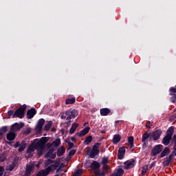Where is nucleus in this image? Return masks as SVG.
I'll return each mask as SVG.
<instances>
[{
	"label": "nucleus",
	"mask_w": 176,
	"mask_h": 176,
	"mask_svg": "<svg viewBox=\"0 0 176 176\" xmlns=\"http://www.w3.org/2000/svg\"><path fill=\"white\" fill-rule=\"evenodd\" d=\"M100 146H101V143H95L89 153V157L91 159H94L100 153Z\"/></svg>",
	"instance_id": "nucleus-1"
},
{
	"label": "nucleus",
	"mask_w": 176,
	"mask_h": 176,
	"mask_svg": "<svg viewBox=\"0 0 176 176\" xmlns=\"http://www.w3.org/2000/svg\"><path fill=\"white\" fill-rule=\"evenodd\" d=\"M27 109V105L23 104L18 109H16L13 115V118L16 117L19 119H23L25 116V110Z\"/></svg>",
	"instance_id": "nucleus-2"
},
{
	"label": "nucleus",
	"mask_w": 176,
	"mask_h": 176,
	"mask_svg": "<svg viewBox=\"0 0 176 176\" xmlns=\"http://www.w3.org/2000/svg\"><path fill=\"white\" fill-rule=\"evenodd\" d=\"M65 116H67V120L71 123V119H75L78 116V111L75 109L68 110L65 113Z\"/></svg>",
	"instance_id": "nucleus-3"
},
{
	"label": "nucleus",
	"mask_w": 176,
	"mask_h": 176,
	"mask_svg": "<svg viewBox=\"0 0 176 176\" xmlns=\"http://www.w3.org/2000/svg\"><path fill=\"white\" fill-rule=\"evenodd\" d=\"M148 140H149V141H152L151 133L145 132L142 136V142L143 143V148H146V146H148Z\"/></svg>",
	"instance_id": "nucleus-4"
},
{
	"label": "nucleus",
	"mask_w": 176,
	"mask_h": 176,
	"mask_svg": "<svg viewBox=\"0 0 176 176\" xmlns=\"http://www.w3.org/2000/svg\"><path fill=\"white\" fill-rule=\"evenodd\" d=\"M175 151H172V153L165 158V161L162 163L164 164V167H168L170 163L174 160V156H175Z\"/></svg>",
	"instance_id": "nucleus-5"
},
{
	"label": "nucleus",
	"mask_w": 176,
	"mask_h": 176,
	"mask_svg": "<svg viewBox=\"0 0 176 176\" xmlns=\"http://www.w3.org/2000/svg\"><path fill=\"white\" fill-rule=\"evenodd\" d=\"M45 124V119L41 118L38 120L37 124L35 127V131L37 134L42 133V129H43V125Z\"/></svg>",
	"instance_id": "nucleus-6"
},
{
	"label": "nucleus",
	"mask_w": 176,
	"mask_h": 176,
	"mask_svg": "<svg viewBox=\"0 0 176 176\" xmlns=\"http://www.w3.org/2000/svg\"><path fill=\"white\" fill-rule=\"evenodd\" d=\"M24 127V123L20 122L19 124L16 122L12 124L10 127V131H12L13 133H16L19 130L23 129Z\"/></svg>",
	"instance_id": "nucleus-7"
},
{
	"label": "nucleus",
	"mask_w": 176,
	"mask_h": 176,
	"mask_svg": "<svg viewBox=\"0 0 176 176\" xmlns=\"http://www.w3.org/2000/svg\"><path fill=\"white\" fill-rule=\"evenodd\" d=\"M163 151V145L162 144H157L151 150V156H156V155H159L160 152Z\"/></svg>",
	"instance_id": "nucleus-8"
},
{
	"label": "nucleus",
	"mask_w": 176,
	"mask_h": 176,
	"mask_svg": "<svg viewBox=\"0 0 176 176\" xmlns=\"http://www.w3.org/2000/svg\"><path fill=\"white\" fill-rule=\"evenodd\" d=\"M49 140H50L49 137H42L36 143V146H38V148H45V145L46 142H48Z\"/></svg>",
	"instance_id": "nucleus-9"
},
{
	"label": "nucleus",
	"mask_w": 176,
	"mask_h": 176,
	"mask_svg": "<svg viewBox=\"0 0 176 176\" xmlns=\"http://www.w3.org/2000/svg\"><path fill=\"white\" fill-rule=\"evenodd\" d=\"M162 135V129H157L151 133V140L153 141H157L160 136Z\"/></svg>",
	"instance_id": "nucleus-10"
},
{
	"label": "nucleus",
	"mask_w": 176,
	"mask_h": 176,
	"mask_svg": "<svg viewBox=\"0 0 176 176\" xmlns=\"http://www.w3.org/2000/svg\"><path fill=\"white\" fill-rule=\"evenodd\" d=\"M54 148H50L49 151L45 155L44 157L47 159H56V153H54Z\"/></svg>",
	"instance_id": "nucleus-11"
},
{
	"label": "nucleus",
	"mask_w": 176,
	"mask_h": 176,
	"mask_svg": "<svg viewBox=\"0 0 176 176\" xmlns=\"http://www.w3.org/2000/svg\"><path fill=\"white\" fill-rule=\"evenodd\" d=\"M126 153V148L124 146L120 147L118 149V157L119 160H123L124 159V155Z\"/></svg>",
	"instance_id": "nucleus-12"
},
{
	"label": "nucleus",
	"mask_w": 176,
	"mask_h": 176,
	"mask_svg": "<svg viewBox=\"0 0 176 176\" xmlns=\"http://www.w3.org/2000/svg\"><path fill=\"white\" fill-rule=\"evenodd\" d=\"M124 166L126 170H130V168H133L135 166V161L134 160L126 161L124 163Z\"/></svg>",
	"instance_id": "nucleus-13"
},
{
	"label": "nucleus",
	"mask_w": 176,
	"mask_h": 176,
	"mask_svg": "<svg viewBox=\"0 0 176 176\" xmlns=\"http://www.w3.org/2000/svg\"><path fill=\"white\" fill-rule=\"evenodd\" d=\"M89 131H90V127L87 126L84 129L81 130L80 132L76 133V135H77L79 138L85 137V135H86V134H88Z\"/></svg>",
	"instance_id": "nucleus-14"
},
{
	"label": "nucleus",
	"mask_w": 176,
	"mask_h": 176,
	"mask_svg": "<svg viewBox=\"0 0 176 176\" xmlns=\"http://www.w3.org/2000/svg\"><path fill=\"white\" fill-rule=\"evenodd\" d=\"M36 115V109L34 108H32L27 111V118L28 119H32L34 116Z\"/></svg>",
	"instance_id": "nucleus-15"
},
{
	"label": "nucleus",
	"mask_w": 176,
	"mask_h": 176,
	"mask_svg": "<svg viewBox=\"0 0 176 176\" xmlns=\"http://www.w3.org/2000/svg\"><path fill=\"white\" fill-rule=\"evenodd\" d=\"M39 146H36V143H32L26 150L27 153H32L35 151V149H38Z\"/></svg>",
	"instance_id": "nucleus-16"
},
{
	"label": "nucleus",
	"mask_w": 176,
	"mask_h": 176,
	"mask_svg": "<svg viewBox=\"0 0 176 176\" xmlns=\"http://www.w3.org/2000/svg\"><path fill=\"white\" fill-rule=\"evenodd\" d=\"M60 166V162L56 161L54 164H51L49 166L47 169L50 173V171H52V170H57L58 167Z\"/></svg>",
	"instance_id": "nucleus-17"
},
{
	"label": "nucleus",
	"mask_w": 176,
	"mask_h": 176,
	"mask_svg": "<svg viewBox=\"0 0 176 176\" xmlns=\"http://www.w3.org/2000/svg\"><path fill=\"white\" fill-rule=\"evenodd\" d=\"M16 135L13 131H10L6 135L8 141H14L16 140Z\"/></svg>",
	"instance_id": "nucleus-18"
},
{
	"label": "nucleus",
	"mask_w": 176,
	"mask_h": 176,
	"mask_svg": "<svg viewBox=\"0 0 176 176\" xmlns=\"http://www.w3.org/2000/svg\"><path fill=\"white\" fill-rule=\"evenodd\" d=\"M90 168L96 171L100 170V163L97 161H94L90 165Z\"/></svg>",
	"instance_id": "nucleus-19"
},
{
	"label": "nucleus",
	"mask_w": 176,
	"mask_h": 176,
	"mask_svg": "<svg viewBox=\"0 0 176 176\" xmlns=\"http://www.w3.org/2000/svg\"><path fill=\"white\" fill-rule=\"evenodd\" d=\"M170 152H171V150H170L168 147H165L160 155V159L164 157L165 156H167V155H170Z\"/></svg>",
	"instance_id": "nucleus-20"
},
{
	"label": "nucleus",
	"mask_w": 176,
	"mask_h": 176,
	"mask_svg": "<svg viewBox=\"0 0 176 176\" xmlns=\"http://www.w3.org/2000/svg\"><path fill=\"white\" fill-rule=\"evenodd\" d=\"M64 153H65V147L64 146H61L57 151V156L58 157H61V156H64Z\"/></svg>",
	"instance_id": "nucleus-21"
},
{
	"label": "nucleus",
	"mask_w": 176,
	"mask_h": 176,
	"mask_svg": "<svg viewBox=\"0 0 176 176\" xmlns=\"http://www.w3.org/2000/svg\"><path fill=\"white\" fill-rule=\"evenodd\" d=\"M101 116H108L111 113V109L108 108H103L100 110Z\"/></svg>",
	"instance_id": "nucleus-22"
},
{
	"label": "nucleus",
	"mask_w": 176,
	"mask_h": 176,
	"mask_svg": "<svg viewBox=\"0 0 176 176\" xmlns=\"http://www.w3.org/2000/svg\"><path fill=\"white\" fill-rule=\"evenodd\" d=\"M122 140V136L119 134H116L113 137L112 142L114 145H116Z\"/></svg>",
	"instance_id": "nucleus-23"
},
{
	"label": "nucleus",
	"mask_w": 176,
	"mask_h": 176,
	"mask_svg": "<svg viewBox=\"0 0 176 176\" xmlns=\"http://www.w3.org/2000/svg\"><path fill=\"white\" fill-rule=\"evenodd\" d=\"M49 174H50V172H49L47 168H46L45 170L38 171L36 176H47Z\"/></svg>",
	"instance_id": "nucleus-24"
},
{
	"label": "nucleus",
	"mask_w": 176,
	"mask_h": 176,
	"mask_svg": "<svg viewBox=\"0 0 176 176\" xmlns=\"http://www.w3.org/2000/svg\"><path fill=\"white\" fill-rule=\"evenodd\" d=\"M171 140H173V138H170L169 136L166 135L162 139V144L165 145V146H167V145L170 144Z\"/></svg>",
	"instance_id": "nucleus-25"
},
{
	"label": "nucleus",
	"mask_w": 176,
	"mask_h": 176,
	"mask_svg": "<svg viewBox=\"0 0 176 176\" xmlns=\"http://www.w3.org/2000/svg\"><path fill=\"white\" fill-rule=\"evenodd\" d=\"M174 126H170L166 131V136L170 138H173V135H174Z\"/></svg>",
	"instance_id": "nucleus-26"
},
{
	"label": "nucleus",
	"mask_w": 176,
	"mask_h": 176,
	"mask_svg": "<svg viewBox=\"0 0 176 176\" xmlns=\"http://www.w3.org/2000/svg\"><path fill=\"white\" fill-rule=\"evenodd\" d=\"M26 146H27V143L25 142V141L23 140L21 144L19 145L18 152H23L24 149H25Z\"/></svg>",
	"instance_id": "nucleus-27"
},
{
	"label": "nucleus",
	"mask_w": 176,
	"mask_h": 176,
	"mask_svg": "<svg viewBox=\"0 0 176 176\" xmlns=\"http://www.w3.org/2000/svg\"><path fill=\"white\" fill-rule=\"evenodd\" d=\"M77 127H79V124H76V123H73L72 125V127L70 129L69 133L70 134H74V133H75V131H76V129Z\"/></svg>",
	"instance_id": "nucleus-28"
},
{
	"label": "nucleus",
	"mask_w": 176,
	"mask_h": 176,
	"mask_svg": "<svg viewBox=\"0 0 176 176\" xmlns=\"http://www.w3.org/2000/svg\"><path fill=\"white\" fill-rule=\"evenodd\" d=\"M128 142L129 144V148L131 149L132 148L134 147V137L133 136H129L128 138Z\"/></svg>",
	"instance_id": "nucleus-29"
},
{
	"label": "nucleus",
	"mask_w": 176,
	"mask_h": 176,
	"mask_svg": "<svg viewBox=\"0 0 176 176\" xmlns=\"http://www.w3.org/2000/svg\"><path fill=\"white\" fill-rule=\"evenodd\" d=\"M37 155L41 157L43 153H45V147H38L37 148Z\"/></svg>",
	"instance_id": "nucleus-30"
},
{
	"label": "nucleus",
	"mask_w": 176,
	"mask_h": 176,
	"mask_svg": "<svg viewBox=\"0 0 176 176\" xmlns=\"http://www.w3.org/2000/svg\"><path fill=\"white\" fill-rule=\"evenodd\" d=\"M60 144H61V140L60 138H56L52 142V145H54L55 148L59 146Z\"/></svg>",
	"instance_id": "nucleus-31"
},
{
	"label": "nucleus",
	"mask_w": 176,
	"mask_h": 176,
	"mask_svg": "<svg viewBox=\"0 0 176 176\" xmlns=\"http://www.w3.org/2000/svg\"><path fill=\"white\" fill-rule=\"evenodd\" d=\"M91 141H93V136L89 135L85 138V140L84 141V144H85V145H89V144H90Z\"/></svg>",
	"instance_id": "nucleus-32"
},
{
	"label": "nucleus",
	"mask_w": 176,
	"mask_h": 176,
	"mask_svg": "<svg viewBox=\"0 0 176 176\" xmlns=\"http://www.w3.org/2000/svg\"><path fill=\"white\" fill-rule=\"evenodd\" d=\"M114 173L116 174V176H122L123 174H124V170L120 168L117 169V171Z\"/></svg>",
	"instance_id": "nucleus-33"
},
{
	"label": "nucleus",
	"mask_w": 176,
	"mask_h": 176,
	"mask_svg": "<svg viewBox=\"0 0 176 176\" xmlns=\"http://www.w3.org/2000/svg\"><path fill=\"white\" fill-rule=\"evenodd\" d=\"M32 170H34V166L32 165H28L26 166L25 173L31 174L32 173Z\"/></svg>",
	"instance_id": "nucleus-34"
},
{
	"label": "nucleus",
	"mask_w": 176,
	"mask_h": 176,
	"mask_svg": "<svg viewBox=\"0 0 176 176\" xmlns=\"http://www.w3.org/2000/svg\"><path fill=\"white\" fill-rule=\"evenodd\" d=\"M8 131V126H4L0 129V137H2Z\"/></svg>",
	"instance_id": "nucleus-35"
},
{
	"label": "nucleus",
	"mask_w": 176,
	"mask_h": 176,
	"mask_svg": "<svg viewBox=\"0 0 176 176\" xmlns=\"http://www.w3.org/2000/svg\"><path fill=\"white\" fill-rule=\"evenodd\" d=\"M52 123L53 122H52V121H49L44 126V131H49V130H50V127H52Z\"/></svg>",
	"instance_id": "nucleus-36"
},
{
	"label": "nucleus",
	"mask_w": 176,
	"mask_h": 176,
	"mask_svg": "<svg viewBox=\"0 0 176 176\" xmlns=\"http://www.w3.org/2000/svg\"><path fill=\"white\" fill-rule=\"evenodd\" d=\"M102 166H106L107 164H108V163H109V157H104L102 159Z\"/></svg>",
	"instance_id": "nucleus-37"
},
{
	"label": "nucleus",
	"mask_w": 176,
	"mask_h": 176,
	"mask_svg": "<svg viewBox=\"0 0 176 176\" xmlns=\"http://www.w3.org/2000/svg\"><path fill=\"white\" fill-rule=\"evenodd\" d=\"M148 168H149L148 167V165H145L143 167H142L141 174L142 176H144V175H145V174H146V171H148Z\"/></svg>",
	"instance_id": "nucleus-38"
},
{
	"label": "nucleus",
	"mask_w": 176,
	"mask_h": 176,
	"mask_svg": "<svg viewBox=\"0 0 176 176\" xmlns=\"http://www.w3.org/2000/svg\"><path fill=\"white\" fill-rule=\"evenodd\" d=\"M76 99L75 98H68L65 100V104H75Z\"/></svg>",
	"instance_id": "nucleus-39"
},
{
	"label": "nucleus",
	"mask_w": 176,
	"mask_h": 176,
	"mask_svg": "<svg viewBox=\"0 0 176 176\" xmlns=\"http://www.w3.org/2000/svg\"><path fill=\"white\" fill-rule=\"evenodd\" d=\"M169 95L172 96V97H170L171 102H173V104H175V102H176V94L173 93V95H171V94H169Z\"/></svg>",
	"instance_id": "nucleus-40"
},
{
	"label": "nucleus",
	"mask_w": 176,
	"mask_h": 176,
	"mask_svg": "<svg viewBox=\"0 0 176 176\" xmlns=\"http://www.w3.org/2000/svg\"><path fill=\"white\" fill-rule=\"evenodd\" d=\"M66 142L67 144H68V148H67L68 150L72 149V148H74V143L71 142L69 140H66Z\"/></svg>",
	"instance_id": "nucleus-41"
},
{
	"label": "nucleus",
	"mask_w": 176,
	"mask_h": 176,
	"mask_svg": "<svg viewBox=\"0 0 176 176\" xmlns=\"http://www.w3.org/2000/svg\"><path fill=\"white\" fill-rule=\"evenodd\" d=\"M52 163H54V161L52 160L51 159H48L45 161V166H50V164H52Z\"/></svg>",
	"instance_id": "nucleus-42"
},
{
	"label": "nucleus",
	"mask_w": 176,
	"mask_h": 176,
	"mask_svg": "<svg viewBox=\"0 0 176 176\" xmlns=\"http://www.w3.org/2000/svg\"><path fill=\"white\" fill-rule=\"evenodd\" d=\"M106 174H107V172H105L104 170L102 173H100V170L96 171V175H98V176H105Z\"/></svg>",
	"instance_id": "nucleus-43"
},
{
	"label": "nucleus",
	"mask_w": 176,
	"mask_h": 176,
	"mask_svg": "<svg viewBox=\"0 0 176 176\" xmlns=\"http://www.w3.org/2000/svg\"><path fill=\"white\" fill-rule=\"evenodd\" d=\"M14 167H16V165L14 164V163H12V164H10L8 168L9 171H13V170H14Z\"/></svg>",
	"instance_id": "nucleus-44"
},
{
	"label": "nucleus",
	"mask_w": 176,
	"mask_h": 176,
	"mask_svg": "<svg viewBox=\"0 0 176 176\" xmlns=\"http://www.w3.org/2000/svg\"><path fill=\"white\" fill-rule=\"evenodd\" d=\"M76 153V150L72 149L69 152V156H74Z\"/></svg>",
	"instance_id": "nucleus-45"
},
{
	"label": "nucleus",
	"mask_w": 176,
	"mask_h": 176,
	"mask_svg": "<svg viewBox=\"0 0 176 176\" xmlns=\"http://www.w3.org/2000/svg\"><path fill=\"white\" fill-rule=\"evenodd\" d=\"M109 170V167H108V165H103V171L105 173H108V170Z\"/></svg>",
	"instance_id": "nucleus-46"
},
{
	"label": "nucleus",
	"mask_w": 176,
	"mask_h": 176,
	"mask_svg": "<svg viewBox=\"0 0 176 176\" xmlns=\"http://www.w3.org/2000/svg\"><path fill=\"white\" fill-rule=\"evenodd\" d=\"M5 172V168L3 166H0V176L3 175V173Z\"/></svg>",
	"instance_id": "nucleus-47"
},
{
	"label": "nucleus",
	"mask_w": 176,
	"mask_h": 176,
	"mask_svg": "<svg viewBox=\"0 0 176 176\" xmlns=\"http://www.w3.org/2000/svg\"><path fill=\"white\" fill-rule=\"evenodd\" d=\"M8 119H10V116H13V110H10L8 111Z\"/></svg>",
	"instance_id": "nucleus-48"
},
{
	"label": "nucleus",
	"mask_w": 176,
	"mask_h": 176,
	"mask_svg": "<svg viewBox=\"0 0 176 176\" xmlns=\"http://www.w3.org/2000/svg\"><path fill=\"white\" fill-rule=\"evenodd\" d=\"M20 145H21L20 142H16L14 145V148H19Z\"/></svg>",
	"instance_id": "nucleus-49"
},
{
	"label": "nucleus",
	"mask_w": 176,
	"mask_h": 176,
	"mask_svg": "<svg viewBox=\"0 0 176 176\" xmlns=\"http://www.w3.org/2000/svg\"><path fill=\"white\" fill-rule=\"evenodd\" d=\"M146 129H151V121H148L146 124Z\"/></svg>",
	"instance_id": "nucleus-50"
},
{
	"label": "nucleus",
	"mask_w": 176,
	"mask_h": 176,
	"mask_svg": "<svg viewBox=\"0 0 176 176\" xmlns=\"http://www.w3.org/2000/svg\"><path fill=\"white\" fill-rule=\"evenodd\" d=\"M155 164H156V162H153L150 164V166H149L150 170H151V168H153V166H154Z\"/></svg>",
	"instance_id": "nucleus-51"
},
{
	"label": "nucleus",
	"mask_w": 176,
	"mask_h": 176,
	"mask_svg": "<svg viewBox=\"0 0 176 176\" xmlns=\"http://www.w3.org/2000/svg\"><path fill=\"white\" fill-rule=\"evenodd\" d=\"M6 159L5 156H1L0 157V163H3V162Z\"/></svg>",
	"instance_id": "nucleus-52"
},
{
	"label": "nucleus",
	"mask_w": 176,
	"mask_h": 176,
	"mask_svg": "<svg viewBox=\"0 0 176 176\" xmlns=\"http://www.w3.org/2000/svg\"><path fill=\"white\" fill-rule=\"evenodd\" d=\"M53 143L49 142L46 144L47 148H52Z\"/></svg>",
	"instance_id": "nucleus-53"
},
{
	"label": "nucleus",
	"mask_w": 176,
	"mask_h": 176,
	"mask_svg": "<svg viewBox=\"0 0 176 176\" xmlns=\"http://www.w3.org/2000/svg\"><path fill=\"white\" fill-rule=\"evenodd\" d=\"M174 142V146H173V152H175V153H176V142ZM176 156V154H175Z\"/></svg>",
	"instance_id": "nucleus-54"
},
{
	"label": "nucleus",
	"mask_w": 176,
	"mask_h": 176,
	"mask_svg": "<svg viewBox=\"0 0 176 176\" xmlns=\"http://www.w3.org/2000/svg\"><path fill=\"white\" fill-rule=\"evenodd\" d=\"M63 168V164L59 166L56 170V173H59V171H61V168Z\"/></svg>",
	"instance_id": "nucleus-55"
},
{
	"label": "nucleus",
	"mask_w": 176,
	"mask_h": 176,
	"mask_svg": "<svg viewBox=\"0 0 176 176\" xmlns=\"http://www.w3.org/2000/svg\"><path fill=\"white\" fill-rule=\"evenodd\" d=\"M60 119L65 120V119H67V116H65V115H64V114H62L60 116Z\"/></svg>",
	"instance_id": "nucleus-56"
},
{
	"label": "nucleus",
	"mask_w": 176,
	"mask_h": 176,
	"mask_svg": "<svg viewBox=\"0 0 176 176\" xmlns=\"http://www.w3.org/2000/svg\"><path fill=\"white\" fill-rule=\"evenodd\" d=\"M172 140L173 141V142H176V135H173Z\"/></svg>",
	"instance_id": "nucleus-57"
},
{
	"label": "nucleus",
	"mask_w": 176,
	"mask_h": 176,
	"mask_svg": "<svg viewBox=\"0 0 176 176\" xmlns=\"http://www.w3.org/2000/svg\"><path fill=\"white\" fill-rule=\"evenodd\" d=\"M72 141L73 142H76V138H75V137L72 138Z\"/></svg>",
	"instance_id": "nucleus-58"
},
{
	"label": "nucleus",
	"mask_w": 176,
	"mask_h": 176,
	"mask_svg": "<svg viewBox=\"0 0 176 176\" xmlns=\"http://www.w3.org/2000/svg\"><path fill=\"white\" fill-rule=\"evenodd\" d=\"M51 131L54 133V131H56V128H52Z\"/></svg>",
	"instance_id": "nucleus-59"
},
{
	"label": "nucleus",
	"mask_w": 176,
	"mask_h": 176,
	"mask_svg": "<svg viewBox=\"0 0 176 176\" xmlns=\"http://www.w3.org/2000/svg\"><path fill=\"white\" fill-rule=\"evenodd\" d=\"M24 176H30V174H28V173H25Z\"/></svg>",
	"instance_id": "nucleus-60"
},
{
	"label": "nucleus",
	"mask_w": 176,
	"mask_h": 176,
	"mask_svg": "<svg viewBox=\"0 0 176 176\" xmlns=\"http://www.w3.org/2000/svg\"><path fill=\"white\" fill-rule=\"evenodd\" d=\"M7 144H8V145H12V142H7Z\"/></svg>",
	"instance_id": "nucleus-61"
},
{
	"label": "nucleus",
	"mask_w": 176,
	"mask_h": 176,
	"mask_svg": "<svg viewBox=\"0 0 176 176\" xmlns=\"http://www.w3.org/2000/svg\"><path fill=\"white\" fill-rule=\"evenodd\" d=\"M110 176H117L116 175V174L114 173H113L111 175H110Z\"/></svg>",
	"instance_id": "nucleus-62"
},
{
	"label": "nucleus",
	"mask_w": 176,
	"mask_h": 176,
	"mask_svg": "<svg viewBox=\"0 0 176 176\" xmlns=\"http://www.w3.org/2000/svg\"><path fill=\"white\" fill-rule=\"evenodd\" d=\"M118 122H119V121H116L115 122L116 124H118Z\"/></svg>",
	"instance_id": "nucleus-63"
},
{
	"label": "nucleus",
	"mask_w": 176,
	"mask_h": 176,
	"mask_svg": "<svg viewBox=\"0 0 176 176\" xmlns=\"http://www.w3.org/2000/svg\"><path fill=\"white\" fill-rule=\"evenodd\" d=\"M61 132H62V133H64V129H61Z\"/></svg>",
	"instance_id": "nucleus-64"
}]
</instances>
